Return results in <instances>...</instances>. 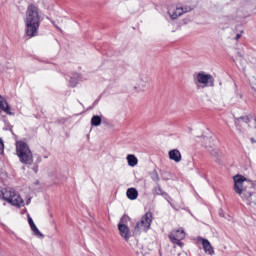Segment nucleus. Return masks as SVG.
I'll list each match as a JSON object with an SVG mask.
<instances>
[{
    "label": "nucleus",
    "mask_w": 256,
    "mask_h": 256,
    "mask_svg": "<svg viewBox=\"0 0 256 256\" xmlns=\"http://www.w3.org/2000/svg\"><path fill=\"white\" fill-rule=\"evenodd\" d=\"M41 26V15H39V7L30 4L26 10L25 19V35L26 37H37L39 35V27Z\"/></svg>",
    "instance_id": "1"
},
{
    "label": "nucleus",
    "mask_w": 256,
    "mask_h": 256,
    "mask_svg": "<svg viewBox=\"0 0 256 256\" xmlns=\"http://www.w3.org/2000/svg\"><path fill=\"white\" fill-rule=\"evenodd\" d=\"M234 191L238 195H241L242 199H251L253 196V189H255V183L248 181L243 175L237 174L234 176Z\"/></svg>",
    "instance_id": "2"
},
{
    "label": "nucleus",
    "mask_w": 256,
    "mask_h": 256,
    "mask_svg": "<svg viewBox=\"0 0 256 256\" xmlns=\"http://www.w3.org/2000/svg\"><path fill=\"white\" fill-rule=\"evenodd\" d=\"M16 155L23 165H33V152L28 143L23 141L16 142Z\"/></svg>",
    "instance_id": "3"
},
{
    "label": "nucleus",
    "mask_w": 256,
    "mask_h": 256,
    "mask_svg": "<svg viewBox=\"0 0 256 256\" xmlns=\"http://www.w3.org/2000/svg\"><path fill=\"white\" fill-rule=\"evenodd\" d=\"M151 223H153V213L146 212L141 217L140 221L137 222L135 226V231H144V233H147V231L151 229Z\"/></svg>",
    "instance_id": "4"
},
{
    "label": "nucleus",
    "mask_w": 256,
    "mask_h": 256,
    "mask_svg": "<svg viewBox=\"0 0 256 256\" xmlns=\"http://www.w3.org/2000/svg\"><path fill=\"white\" fill-rule=\"evenodd\" d=\"M127 221H129V216L123 215L118 224V231L120 236L123 237L124 241L129 242V239H131V230L125 224Z\"/></svg>",
    "instance_id": "5"
},
{
    "label": "nucleus",
    "mask_w": 256,
    "mask_h": 256,
    "mask_svg": "<svg viewBox=\"0 0 256 256\" xmlns=\"http://www.w3.org/2000/svg\"><path fill=\"white\" fill-rule=\"evenodd\" d=\"M171 243L173 245H178V247H183L184 243L182 242L183 239H185V230L183 228H179L178 230H173L169 235H168Z\"/></svg>",
    "instance_id": "6"
},
{
    "label": "nucleus",
    "mask_w": 256,
    "mask_h": 256,
    "mask_svg": "<svg viewBox=\"0 0 256 256\" xmlns=\"http://www.w3.org/2000/svg\"><path fill=\"white\" fill-rule=\"evenodd\" d=\"M198 83L205 85V87H215V78L211 74H205V72H199L196 76Z\"/></svg>",
    "instance_id": "7"
},
{
    "label": "nucleus",
    "mask_w": 256,
    "mask_h": 256,
    "mask_svg": "<svg viewBox=\"0 0 256 256\" xmlns=\"http://www.w3.org/2000/svg\"><path fill=\"white\" fill-rule=\"evenodd\" d=\"M152 193L154 196L160 195L161 197L166 199V201H168V203H170V201H171V196H169V194L167 192H165L163 190V188H161L160 183H157V185L153 188Z\"/></svg>",
    "instance_id": "8"
},
{
    "label": "nucleus",
    "mask_w": 256,
    "mask_h": 256,
    "mask_svg": "<svg viewBox=\"0 0 256 256\" xmlns=\"http://www.w3.org/2000/svg\"><path fill=\"white\" fill-rule=\"evenodd\" d=\"M8 203L10 205H13V207H21L23 205L24 201L23 198H21V195L15 191L14 194L10 197V200H8Z\"/></svg>",
    "instance_id": "9"
},
{
    "label": "nucleus",
    "mask_w": 256,
    "mask_h": 256,
    "mask_svg": "<svg viewBox=\"0 0 256 256\" xmlns=\"http://www.w3.org/2000/svg\"><path fill=\"white\" fill-rule=\"evenodd\" d=\"M183 13H189V10H185V8H170L168 10V15H170L171 19H177Z\"/></svg>",
    "instance_id": "10"
},
{
    "label": "nucleus",
    "mask_w": 256,
    "mask_h": 256,
    "mask_svg": "<svg viewBox=\"0 0 256 256\" xmlns=\"http://www.w3.org/2000/svg\"><path fill=\"white\" fill-rule=\"evenodd\" d=\"M28 223H29L30 228L32 229L34 235H36V237H39L40 239L45 238V235H43V233H41V231H39V228H37V225H35L33 218H31L30 216H28Z\"/></svg>",
    "instance_id": "11"
},
{
    "label": "nucleus",
    "mask_w": 256,
    "mask_h": 256,
    "mask_svg": "<svg viewBox=\"0 0 256 256\" xmlns=\"http://www.w3.org/2000/svg\"><path fill=\"white\" fill-rule=\"evenodd\" d=\"M202 246H203L204 252L207 255H215V250L213 249V246H211V242H209V240L202 238Z\"/></svg>",
    "instance_id": "12"
},
{
    "label": "nucleus",
    "mask_w": 256,
    "mask_h": 256,
    "mask_svg": "<svg viewBox=\"0 0 256 256\" xmlns=\"http://www.w3.org/2000/svg\"><path fill=\"white\" fill-rule=\"evenodd\" d=\"M168 155L171 161H175V163H181L182 156L181 152L178 149L170 150Z\"/></svg>",
    "instance_id": "13"
},
{
    "label": "nucleus",
    "mask_w": 256,
    "mask_h": 256,
    "mask_svg": "<svg viewBox=\"0 0 256 256\" xmlns=\"http://www.w3.org/2000/svg\"><path fill=\"white\" fill-rule=\"evenodd\" d=\"M15 189L13 188H2V198L3 201H6L9 203V200L11 199V196L14 195Z\"/></svg>",
    "instance_id": "14"
},
{
    "label": "nucleus",
    "mask_w": 256,
    "mask_h": 256,
    "mask_svg": "<svg viewBox=\"0 0 256 256\" xmlns=\"http://www.w3.org/2000/svg\"><path fill=\"white\" fill-rule=\"evenodd\" d=\"M0 109L4 111L7 115H13L11 112V106L5 101V99L0 95Z\"/></svg>",
    "instance_id": "15"
},
{
    "label": "nucleus",
    "mask_w": 256,
    "mask_h": 256,
    "mask_svg": "<svg viewBox=\"0 0 256 256\" xmlns=\"http://www.w3.org/2000/svg\"><path fill=\"white\" fill-rule=\"evenodd\" d=\"M126 195L130 201H135V199L139 197V191H137L135 188H129L126 192Z\"/></svg>",
    "instance_id": "16"
},
{
    "label": "nucleus",
    "mask_w": 256,
    "mask_h": 256,
    "mask_svg": "<svg viewBox=\"0 0 256 256\" xmlns=\"http://www.w3.org/2000/svg\"><path fill=\"white\" fill-rule=\"evenodd\" d=\"M127 161H128V165L129 167H135V165H137V163H139V160L137 159V157L133 154H129L127 156Z\"/></svg>",
    "instance_id": "17"
},
{
    "label": "nucleus",
    "mask_w": 256,
    "mask_h": 256,
    "mask_svg": "<svg viewBox=\"0 0 256 256\" xmlns=\"http://www.w3.org/2000/svg\"><path fill=\"white\" fill-rule=\"evenodd\" d=\"M241 121H243V123H251V119H249V116L238 117V118H235L236 127H240Z\"/></svg>",
    "instance_id": "18"
},
{
    "label": "nucleus",
    "mask_w": 256,
    "mask_h": 256,
    "mask_svg": "<svg viewBox=\"0 0 256 256\" xmlns=\"http://www.w3.org/2000/svg\"><path fill=\"white\" fill-rule=\"evenodd\" d=\"M101 116L99 115H94L92 118H91V126L92 127H99V125H101Z\"/></svg>",
    "instance_id": "19"
},
{
    "label": "nucleus",
    "mask_w": 256,
    "mask_h": 256,
    "mask_svg": "<svg viewBox=\"0 0 256 256\" xmlns=\"http://www.w3.org/2000/svg\"><path fill=\"white\" fill-rule=\"evenodd\" d=\"M150 177H151L152 181H154L155 183H159V174L157 173L156 170H154L150 173Z\"/></svg>",
    "instance_id": "20"
},
{
    "label": "nucleus",
    "mask_w": 256,
    "mask_h": 256,
    "mask_svg": "<svg viewBox=\"0 0 256 256\" xmlns=\"http://www.w3.org/2000/svg\"><path fill=\"white\" fill-rule=\"evenodd\" d=\"M69 83L70 87H77V83H79V80H77V77H71Z\"/></svg>",
    "instance_id": "21"
},
{
    "label": "nucleus",
    "mask_w": 256,
    "mask_h": 256,
    "mask_svg": "<svg viewBox=\"0 0 256 256\" xmlns=\"http://www.w3.org/2000/svg\"><path fill=\"white\" fill-rule=\"evenodd\" d=\"M55 123L56 125H65V123H67V118H64V117L58 118L55 120Z\"/></svg>",
    "instance_id": "22"
},
{
    "label": "nucleus",
    "mask_w": 256,
    "mask_h": 256,
    "mask_svg": "<svg viewBox=\"0 0 256 256\" xmlns=\"http://www.w3.org/2000/svg\"><path fill=\"white\" fill-rule=\"evenodd\" d=\"M5 149V144L3 143V138H0V151H3Z\"/></svg>",
    "instance_id": "23"
},
{
    "label": "nucleus",
    "mask_w": 256,
    "mask_h": 256,
    "mask_svg": "<svg viewBox=\"0 0 256 256\" xmlns=\"http://www.w3.org/2000/svg\"><path fill=\"white\" fill-rule=\"evenodd\" d=\"M242 33H243V30L241 31V33L240 34H237L236 35V41H239V39H241V35H242Z\"/></svg>",
    "instance_id": "24"
},
{
    "label": "nucleus",
    "mask_w": 256,
    "mask_h": 256,
    "mask_svg": "<svg viewBox=\"0 0 256 256\" xmlns=\"http://www.w3.org/2000/svg\"><path fill=\"white\" fill-rule=\"evenodd\" d=\"M3 196V189H0V199H2Z\"/></svg>",
    "instance_id": "25"
},
{
    "label": "nucleus",
    "mask_w": 256,
    "mask_h": 256,
    "mask_svg": "<svg viewBox=\"0 0 256 256\" xmlns=\"http://www.w3.org/2000/svg\"><path fill=\"white\" fill-rule=\"evenodd\" d=\"M184 9V11H191V8H187V7H182Z\"/></svg>",
    "instance_id": "26"
},
{
    "label": "nucleus",
    "mask_w": 256,
    "mask_h": 256,
    "mask_svg": "<svg viewBox=\"0 0 256 256\" xmlns=\"http://www.w3.org/2000/svg\"><path fill=\"white\" fill-rule=\"evenodd\" d=\"M33 171H34V173H37V171H38V167L36 166V167H34L33 168Z\"/></svg>",
    "instance_id": "27"
},
{
    "label": "nucleus",
    "mask_w": 256,
    "mask_h": 256,
    "mask_svg": "<svg viewBox=\"0 0 256 256\" xmlns=\"http://www.w3.org/2000/svg\"><path fill=\"white\" fill-rule=\"evenodd\" d=\"M97 103H99V100H95L93 103V106L95 107V105H97Z\"/></svg>",
    "instance_id": "28"
},
{
    "label": "nucleus",
    "mask_w": 256,
    "mask_h": 256,
    "mask_svg": "<svg viewBox=\"0 0 256 256\" xmlns=\"http://www.w3.org/2000/svg\"><path fill=\"white\" fill-rule=\"evenodd\" d=\"M51 23H53V25H54L57 29H59V27H57V26L55 25V21L51 20Z\"/></svg>",
    "instance_id": "29"
},
{
    "label": "nucleus",
    "mask_w": 256,
    "mask_h": 256,
    "mask_svg": "<svg viewBox=\"0 0 256 256\" xmlns=\"http://www.w3.org/2000/svg\"><path fill=\"white\" fill-rule=\"evenodd\" d=\"M29 203H31V199L26 201V205H29Z\"/></svg>",
    "instance_id": "30"
},
{
    "label": "nucleus",
    "mask_w": 256,
    "mask_h": 256,
    "mask_svg": "<svg viewBox=\"0 0 256 256\" xmlns=\"http://www.w3.org/2000/svg\"><path fill=\"white\" fill-rule=\"evenodd\" d=\"M252 143H256L255 138H251Z\"/></svg>",
    "instance_id": "31"
}]
</instances>
